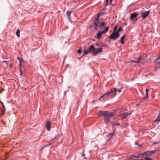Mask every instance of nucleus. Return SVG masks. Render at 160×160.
<instances>
[{
    "instance_id": "nucleus-24",
    "label": "nucleus",
    "mask_w": 160,
    "mask_h": 160,
    "mask_svg": "<svg viewBox=\"0 0 160 160\" xmlns=\"http://www.w3.org/2000/svg\"><path fill=\"white\" fill-rule=\"evenodd\" d=\"M122 30V28L121 27H120L118 28V30H117V32H118L119 33V32L121 31Z\"/></svg>"
},
{
    "instance_id": "nucleus-13",
    "label": "nucleus",
    "mask_w": 160,
    "mask_h": 160,
    "mask_svg": "<svg viewBox=\"0 0 160 160\" xmlns=\"http://www.w3.org/2000/svg\"><path fill=\"white\" fill-rule=\"evenodd\" d=\"M160 122V112L157 116L156 119L153 122H157L158 123Z\"/></svg>"
},
{
    "instance_id": "nucleus-37",
    "label": "nucleus",
    "mask_w": 160,
    "mask_h": 160,
    "mask_svg": "<svg viewBox=\"0 0 160 160\" xmlns=\"http://www.w3.org/2000/svg\"><path fill=\"white\" fill-rule=\"evenodd\" d=\"M137 19L136 18L135 20V21H136L137 20Z\"/></svg>"
},
{
    "instance_id": "nucleus-10",
    "label": "nucleus",
    "mask_w": 160,
    "mask_h": 160,
    "mask_svg": "<svg viewBox=\"0 0 160 160\" xmlns=\"http://www.w3.org/2000/svg\"><path fill=\"white\" fill-rule=\"evenodd\" d=\"M99 14L97 15L98 17L96 19L94 23L96 26H97L99 22Z\"/></svg>"
},
{
    "instance_id": "nucleus-18",
    "label": "nucleus",
    "mask_w": 160,
    "mask_h": 160,
    "mask_svg": "<svg viewBox=\"0 0 160 160\" xmlns=\"http://www.w3.org/2000/svg\"><path fill=\"white\" fill-rule=\"evenodd\" d=\"M72 12V11H67V14L68 15V18H70V16L71 13Z\"/></svg>"
},
{
    "instance_id": "nucleus-38",
    "label": "nucleus",
    "mask_w": 160,
    "mask_h": 160,
    "mask_svg": "<svg viewBox=\"0 0 160 160\" xmlns=\"http://www.w3.org/2000/svg\"><path fill=\"white\" fill-rule=\"evenodd\" d=\"M135 144H137V143L136 142Z\"/></svg>"
},
{
    "instance_id": "nucleus-7",
    "label": "nucleus",
    "mask_w": 160,
    "mask_h": 160,
    "mask_svg": "<svg viewBox=\"0 0 160 160\" xmlns=\"http://www.w3.org/2000/svg\"><path fill=\"white\" fill-rule=\"evenodd\" d=\"M130 114L131 113L125 112L124 113L121 114L119 116L122 118L123 119L127 118Z\"/></svg>"
},
{
    "instance_id": "nucleus-16",
    "label": "nucleus",
    "mask_w": 160,
    "mask_h": 160,
    "mask_svg": "<svg viewBox=\"0 0 160 160\" xmlns=\"http://www.w3.org/2000/svg\"><path fill=\"white\" fill-rule=\"evenodd\" d=\"M20 30L19 29H18L16 32V34L17 35V36L18 37V38H19L20 37Z\"/></svg>"
},
{
    "instance_id": "nucleus-14",
    "label": "nucleus",
    "mask_w": 160,
    "mask_h": 160,
    "mask_svg": "<svg viewBox=\"0 0 160 160\" xmlns=\"http://www.w3.org/2000/svg\"><path fill=\"white\" fill-rule=\"evenodd\" d=\"M126 36V35H124L122 36L121 38V43L122 44H123L124 43V39L125 37Z\"/></svg>"
},
{
    "instance_id": "nucleus-21",
    "label": "nucleus",
    "mask_w": 160,
    "mask_h": 160,
    "mask_svg": "<svg viewBox=\"0 0 160 160\" xmlns=\"http://www.w3.org/2000/svg\"><path fill=\"white\" fill-rule=\"evenodd\" d=\"M145 91H146L145 98H146L148 97V92L149 91V90L147 88H146V89Z\"/></svg>"
},
{
    "instance_id": "nucleus-23",
    "label": "nucleus",
    "mask_w": 160,
    "mask_h": 160,
    "mask_svg": "<svg viewBox=\"0 0 160 160\" xmlns=\"http://www.w3.org/2000/svg\"><path fill=\"white\" fill-rule=\"evenodd\" d=\"M106 25L105 23L104 22H102L101 23V24L100 25V27H102Z\"/></svg>"
},
{
    "instance_id": "nucleus-6",
    "label": "nucleus",
    "mask_w": 160,
    "mask_h": 160,
    "mask_svg": "<svg viewBox=\"0 0 160 160\" xmlns=\"http://www.w3.org/2000/svg\"><path fill=\"white\" fill-rule=\"evenodd\" d=\"M150 12V10H149L147 12H146L145 13H142L141 17L143 19H145L149 14Z\"/></svg>"
},
{
    "instance_id": "nucleus-4",
    "label": "nucleus",
    "mask_w": 160,
    "mask_h": 160,
    "mask_svg": "<svg viewBox=\"0 0 160 160\" xmlns=\"http://www.w3.org/2000/svg\"><path fill=\"white\" fill-rule=\"evenodd\" d=\"M110 94H112V95L113 96H114L116 95L117 94V89L116 88H114V90L110 89V91H108L107 92L104 93L105 96L106 95H109Z\"/></svg>"
},
{
    "instance_id": "nucleus-3",
    "label": "nucleus",
    "mask_w": 160,
    "mask_h": 160,
    "mask_svg": "<svg viewBox=\"0 0 160 160\" xmlns=\"http://www.w3.org/2000/svg\"><path fill=\"white\" fill-rule=\"evenodd\" d=\"M119 33L117 32H116L113 31V33L109 36L111 39L116 40L119 37Z\"/></svg>"
},
{
    "instance_id": "nucleus-17",
    "label": "nucleus",
    "mask_w": 160,
    "mask_h": 160,
    "mask_svg": "<svg viewBox=\"0 0 160 160\" xmlns=\"http://www.w3.org/2000/svg\"><path fill=\"white\" fill-rule=\"evenodd\" d=\"M141 59V58L139 57V59L137 61H135L134 60H131L130 62H134L136 63H140V60Z\"/></svg>"
},
{
    "instance_id": "nucleus-30",
    "label": "nucleus",
    "mask_w": 160,
    "mask_h": 160,
    "mask_svg": "<svg viewBox=\"0 0 160 160\" xmlns=\"http://www.w3.org/2000/svg\"><path fill=\"white\" fill-rule=\"evenodd\" d=\"M121 90H122V88H121L120 89H118V91L119 92H120L121 91Z\"/></svg>"
},
{
    "instance_id": "nucleus-20",
    "label": "nucleus",
    "mask_w": 160,
    "mask_h": 160,
    "mask_svg": "<svg viewBox=\"0 0 160 160\" xmlns=\"http://www.w3.org/2000/svg\"><path fill=\"white\" fill-rule=\"evenodd\" d=\"M22 59H20V63H19V65H20V72H21V73H22V70H21V65H22Z\"/></svg>"
},
{
    "instance_id": "nucleus-28",
    "label": "nucleus",
    "mask_w": 160,
    "mask_h": 160,
    "mask_svg": "<svg viewBox=\"0 0 160 160\" xmlns=\"http://www.w3.org/2000/svg\"><path fill=\"white\" fill-rule=\"evenodd\" d=\"M3 62H5V63H6L7 65H8V62H7V61H6V62H5H5H3H3H2V63H3Z\"/></svg>"
},
{
    "instance_id": "nucleus-35",
    "label": "nucleus",
    "mask_w": 160,
    "mask_h": 160,
    "mask_svg": "<svg viewBox=\"0 0 160 160\" xmlns=\"http://www.w3.org/2000/svg\"><path fill=\"white\" fill-rule=\"evenodd\" d=\"M112 0H110V3L112 2Z\"/></svg>"
},
{
    "instance_id": "nucleus-19",
    "label": "nucleus",
    "mask_w": 160,
    "mask_h": 160,
    "mask_svg": "<svg viewBox=\"0 0 160 160\" xmlns=\"http://www.w3.org/2000/svg\"><path fill=\"white\" fill-rule=\"evenodd\" d=\"M90 52H89V50H84L83 56H84L85 55L88 54V53Z\"/></svg>"
},
{
    "instance_id": "nucleus-29",
    "label": "nucleus",
    "mask_w": 160,
    "mask_h": 160,
    "mask_svg": "<svg viewBox=\"0 0 160 160\" xmlns=\"http://www.w3.org/2000/svg\"><path fill=\"white\" fill-rule=\"evenodd\" d=\"M104 96H105V95H104V94L103 95V96H101V98H100V99H99V100H101V98H103Z\"/></svg>"
},
{
    "instance_id": "nucleus-11",
    "label": "nucleus",
    "mask_w": 160,
    "mask_h": 160,
    "mask_svg": "<svg viewBox=\"0 0 160 160\" xmlns=\"http://www.w3.org/2000/svg\"><path fill=\"white\" fill-rule=\"evenodd\" d=\"M46 127L47 130L48 131H50L51 127V124L50 121H48L47 122Z\"/></svg>"
},
{
    "instance_id": "nucleus-8",
    "label": "nucleus",
    "mask_w": 160,
    "mask_h": 160,
    "mask_svg": "<svg viewBox=\"0 0 160 160\" xmlns=\"http://www.w3.org/2000/svg\"><path fill=\"white\" fill-rule=\"evenodd\" d=\"M140 157V156L138 155L137 156L132 155L130 157V159L131 160H142V159L139 160L138 159V158Z\"/></svg>"
},
{
    "instance_id": "nucleus-22",
    "label": "nucleus",
    "mask_w": 160,
    "mask_h": 160,
    "mask_svg": "<svg viewBox=\"0 0 160 160\" xmlns=\"http://www.w3.org/2000/svg\"><path fill=\"white\" fill-rule=\"evenodd\" d=\"M112 126H115L116 125L119 126L120 125V124L119 123H115L114 122H112Z\"/></svg>"
},
{
    "instance_id": "nucleus-32",
    "label": "nucleus",
    "mask_w": 160,
    "mask_h": 160,
    "mask_svg": "<svg viewBox=\"0 0 160 160\" xmlns=\"http://www.w3.org/2000/svg\"><path fill=\"white\" fill-rule=\"evenodd\" d=\"M4 89H2V91H1V92H0L1 93L2 92L3 90H4Z\"/></svg>"
},
{
    "instance_id": "nucleus-25",
    "label": "nucleus",
    "mask_w": 160,
    "mask_h": 160,
    "mask_svg": "<svg viewBox=\"0 0 160 160\" xmlns=\"http://www.w3.org/2000/svg\"><path fill=\"white\" fill-rule=\"evenodd\" d=\"M118 24H117L114 27L113 31L116 32V29L118 27Z\"/></svg>"
},
{
    "instance_id": "nucleus-15",
    "label": "nucleus",
    "mask_w": 160,
    "mask_h": 160,
    "mask_svg": "<svg viewBox=\"0 0 160 160\" xmlns=\"http://www.w3.org/2000/svg\"><path fill=\"white\" fill-rule=\"evenodd\" d=\"M0 103L2 104V108H3V109L2 111V115H3L4 114V110H5V106H4V105L3 102H1V101Z\"/></svg>"
},
{
    "instance_id": "nucleus-33",
    "label": "nucleus",
    "mask_w": 160,
    "mask_h": 160,
    "mask_svg": "<svg viewBox=\"0 0 160 160\" xmlns=\"http://www.w3.org/2000/svg\"><path fill=\"white\" fill-rule=\"evenodd\" d=\"M17 58H18V59H19L20 60V59H21L18 57Z\"/></svg>"
},
{
    "instance_id": "nucleus-26",
    "label": "nucleus",
    "mask_w": 160,
    "mask_h": 160,
    "mask_svg": "<svg viewBox=\"0 0 160 160\" xmlns=\"http://www.w3.org/2000/svg\"><path fill=\"white\" fill-rule=\"evenodd\" d=\"M77 52H78V53H81L82 52V50H81V49H79L78 50Z\"/></svg>"
},
{
    "instance_id": "nucleus-34",
    "label": "nucleus",
    "mask_w": 160,
    "mask_h": 160,
    "mask_svg": "<svg viewBox=\"0 0 160 160\" xmlns=\"http://www.w3.org/2000/svg\"><path fill=\"white\" fill-rule=\"evenodd\" d=\"M51 145V144H49V145H46V146H48L49 145Z\"/></svg>"
},
{
    "instance_id": "nucleus-12",
    "label": "nucleus",
    "mask_w": 160,
    "mask_h": 160,
    "mask_svg": "<svg viewBox=\"0 0 160 160\" xmlns=\"http://www.w3.org/2000/svg\"><path fill=\"white\" fill-rule=\"evenodd\" d=\"M94 49H95V48L93 45L91 46L88 49L89 52H93Z\"/></svg>"
},
{
    "instance_id": "nucleus-5",
    "label": "nucleus",
    "mask_w": 160,
    "mask_h": 160,
    "mask_svg": "<svg viewBox=\"0 0 160 160\" xmlns=\"http://www.w3.org/2000/svg\"><path fill=\"white\" fill-rule=\"evenodd\" d=\"M102 48H97L96 49L95 48L94 51H93V53L94 55H95L98 54L99 53L102 52Z\"/></svg>"
},
{
    "instance_id": "nucleus-1",
    "label": "nucleus",
    "mask_w": 160,
    "mask_h": 160,
    "mask_svg": "<svg viewBox=\"0 0 160 160\" xmlns=\"http://www.w3.org/2000/svg\"><path fill=\"white\" fill-rule=\"evenodd\" d=\"M100 115L103 117L105 123H107L110 122V118L114 116L113 112H108L107 111H100Z\"/></svg>"
},
{
    "instance_id": "nucleus-36",
    "label": "nucleus",
    "mask_w": 160,
    "mask_h": 160,
    "mask_svg": "<svg viewBox=\"0 0 160 160\" xmlns=\"http://www.w3.org/2000/svg\"><path fill=\"white\" fill-rule=\"evenodd\" d=\"M7 160V158H5L3 160Z\"/></svg>"
},
{
    "instance_id": "nucleus-9",
    "label": "nucleus",
    "mask_w": 160,
    "mask_h": 160,
    "mask_svg": "<svg viewBox=\"0 0 160 160\" xmlns=\"http://www.w3.org/2000/svg\"><path fill=\"white\" fill-rule=\"evenodd\" d=\"M138 15V14L137 13H133L131 14L130 16V18L132 20H134L136 18Z\"/></svg>"
},
{
    "instance_id": "nucleus-31",
    "label": "nucleus",
    "mask_w": 160,
    "mask_h": 160,
    "mask_svg": "<svg viewBox=\"0 0 160 160\" xmlns=\"http://www.w3.org/2000/svg\"><path fill=\"white\" fill-rule=\"evenodd\" d=\"M96 44L98 46H100V45H99V44L98 43H96Z\"/></svg>"
},
{
    "instance_id": "nucleus-2",
    "label": "nucleus",
    "mask_w": 160,
    "mask_h": 160,
    "mask_svg": "<svg viewBox=\"0 0 160 160\" xmlns=\"http://www.w3.org/2000/svg\"><path fill=\"white\" fill-rule=\"evenodd\" d=\"M109 27L108 26L102 31H98L97 35V37L98 39L101 38V36L102 34L106 33L109 30Z\"/></svg>"
},
{
    "instance_id": "nucleus-27",
    "label": "nucleus",
    "mask_w": 160,
    "mask_h": 160,
    "mask_svg": "<svg viewBox=\"0 0 160 160\" xmlns=\"http://www.w3.org/2000/svg\"><path fill=\"white\" fill-rule=\"evenodd\" d=\"M12 66H13V64H12L11 63L9 64V67H10V68H12Z\"/></svg>"
}]
</instances>
